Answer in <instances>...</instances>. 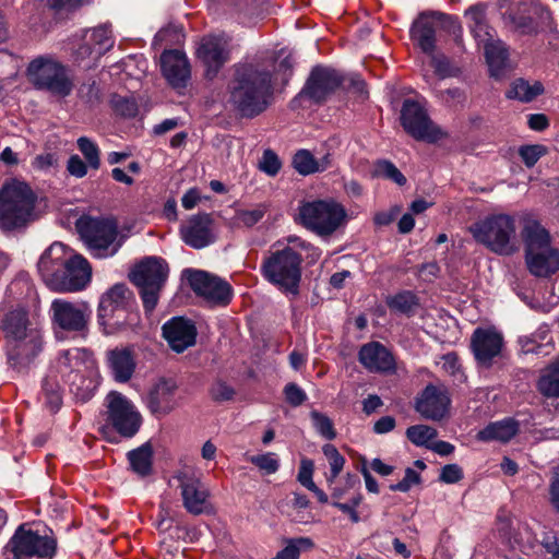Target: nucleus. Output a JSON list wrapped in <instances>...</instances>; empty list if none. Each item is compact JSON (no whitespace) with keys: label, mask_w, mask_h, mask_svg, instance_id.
<instances>
[{"label":"nucleus","mask_w":559,"mask_h":559,"mask_svg":"<svg viewBox=\"0 0 559 559\" xmlns=\"http://www.w3.org/2000/svg\"><path fill=\"white\" fill-rule=\"evenodd\" d=\"M272 76V72L262 64L235 66L228 84V102L241 118H254L270 107L274 94Z\"/></svg>","instance_id":"nucleus-1"},{"label":"nucleus","mask_w":559,"mask_h":559,"mask_svg":"<svg viewBox=\"0 0 559 559\" xmlns=\"http://www.w3.org/2000/svg\"><path fill=\"white\" fill-rule=\"evenodd\" d=\"M287 245L280 241L273 245V250L261 264L263 276L281 290L296 295L301 280V250L310 243L297 237H288Z\"/></svg>","instance_id":"nucleus-2"},{"label":"nucleus","mask_w":559,"mask_h":559,"mask_svg":"<svg viewBox=\"0 0 559 559\" xmlns=\"http://www.w3.org/2000/svg\"><path fill=\"white\" fill-rule=\"evenodd\" d=\"M0 330L7 341L8 360L14 368L31 361L41 349L40 333L29 328L27 312L13 309L3 314Z\"/></svg>","instance_id":"nucleus-3"},{"label":"nucleus","mask_w":559,"mask_h":559,"mask_svg":"<svg viewBox=\"0 0 559 559\" xmlns=\"http://www.w3.org/2000/svg\"><path fill=\"white\" fill-rule=\"evenodd\" d=\"M37 195L24 181L12 179L0 189V229L21 230L36 218Z\"/></svg>","instance_id":"nucleus-4"},{"label":"nucleus","mask_w":559,"mask_h":559,"mask_svg":"<svg viewBox=\"0 0 559 559\" xmlns=\"http://www.w3.org/2000/svg\"><path fill=\"white\" fill-rule=\"evenodd\" d=\"M474 239L499 255H512L519 250L515 218L509 214H492L469 227Z\"/></svg>","instance_id":"nucleus-5"},{"label":"nucleus","mask_w":559,"mask_h":559,"mask_svg":"<svg viewBox=\"0 0 559 559\" xmlns=\"http://www.w3.org/2000/svg\"><path fill=\"white\" fill-rule=\"evenodd\" d=\"M26 75L35 88L60 98L69 96L74 87L67 67L49 56L33 59L27 66Z\"/></svg>","instance_id":"nucleus-6"},{"label":"nucleus","mask_w":559,"mask_h":559,"mask_svg":"<svg viewBox=\"0 0 559 559\" xmlns=\"http://www.w3.org/2000/svg\"><path fill=\"white\" fill-rule=\"evenodd\" d=\"M168 273V264L158 257L144 258L130 272L129 278L138 287L146 312H152L156 308Z\"/></svg>","instance_id":"nucleus-7"},{"label":"nucleus","mask_w":559,"mask_h":559,"mask_svg":"<svg viewBox=\"0 0 559 559\" xmlns=\"http://www.w3.org/2000/svg\"><path fill=\"white\" fill-rule=\"evenodd\" d=\"M347 218L345 207L334 200H314L299 206L300 224L321 237H328L341 228Z\"/></svg>","instance_id":"nucleus-8"},{"label":"nucleus","mask_w":559,"mask_h":559,"mask_svg":"<svg viewBox=\"0 0 559 559\" xmlns=\"http://www.w3.org/2000/svg\"><path fill=\"white\" fill-rule=\"evenodd\" d=\"M76 229L95 258L115 255L121 247L118 226L114 219L83 216L78 219Z\"/></svg>","instance_id":"nucleus-9"},{"label":"nucleus","mask_w":559,"mask_h":559,"mask_svg":"<svg viewBox=\"0 0 559 559\" xmlns=\"http://www.w3.org/2000/svg\"><path fill=\"white\" fill-rule=\"evenodd\" d=\"M134 305L135 299L132 290L126 284H115L100 297L97 308L99 324L111 330L126 328L132 321Z\"/></svg>","instance_id":"nucleus-10"},{"label":"nucleus","mask_w":559,"mask_h":559,"mask_svg":"<svg viewBox=\"0 0 559 559\" xmlns=\"http://www.w3.org/2000/svg\"><path fill=\"white\" fill-rule=\"evenodd\" d=\"M50 319L56 335H84L88 332L93 310L87 301L56 298L50 305Z\"/></svg>","instance_id":"nucleus-11"},{"label":"nucleus","mask_w":559,"mask_h":559,"mask_svg":"<svg viewBox=\"0 0 559 559\" xmlns=\"http://www.w3.org/2000/svg\"><path fill=\"white\" fill-rule=\"evenodd\" d=\"M106 427L123 438H132L142 425V416L134 404L122 393L111 391L106 396Z\"/></svg>","instance_id":"nucleus-12"},{"label":"nucleus","mask_w":559,"mask_h":559,"mask_svg":"<svg viewBox=\"0 0 559 559\" xmlns=\"http://www.w3.org/2000/svg\"><path fill=\"white\" fill-rule=\"evenodd\" d=\"M7 548L14 559H51L57 549V540L49 535H40L21 525L10 538Z\"/></svg>","instance_id":"nucleus-13"},{"label":"nucleus","mask_w":559,"mask_h":559,"mask_svg":"<svg viewBox=\"0 0 559 559\" xmlns=\"http://www.w3.org/2000/svg\"><path fill=\"white\" fill-rule=\"evenodd\" d=\"M400 119L404 130L417 141L435 143L445 136L417 100L408 98L403 102Z\"/></svg>","instance_id":"nucleus-14"},{"label":"nucleus","mask_w":559,"mask_h":559,"mask_svg":"<svg viewBox=\"0 0 559 559\" xmlns=\"http://www.w3.org/2000/svg\"><path fill=\"white\" fill-rule=\"evenodd\" d=\"M343 83L342 74L328 67H314L310 75L300 91V93L293 99V108L296 104L304 98H308L313 103L324 102L331 94H333Z\"/></svg>","instance_id":"nucleus-15"},{"label":"nucleus","mask_w":559,"mask_h":559,"mask_svg":"<svg viewBox=\"0 0 559 559\" xmlns=\"http://www.w3.org/2000/svg\"><path fill=\"white\" fill-rule=\"evenodd\" d=\"M191 289L213 305L227 306L233 297V288L225 280L205 271L186 270Z\"/></svg>","instance_id":"nucleus-16"},{"label":"nucleus","mask_w":559,"mask_h":559,"mask_svg":"<svg viewBox=\"0 0 559 559\" xmlns=\"http://www.w3.org/2000/svg\"><path fill=\"white\" fill-rule=\"evenodd\" d=\"M174 478L178 481L186 510L194 515L203 513L210 492L197 471L185 466L176 473Z\"/></svg>","instance_id":"nucleus-17"},{"label":"nucleus","mask_w":559,"mask_h":559,"mask_svg":"<svg viewBox=\"0 0 559 559\" xmlns=\"http://www.w3.org/2000/svg\"><path fill=\"white\" fill-rule=\"evenodd\" d=\"M182 241L193 249H202L217 239V226L209 213L191 215L180 226Z\"/></svg>","instance_id":"nucleus-18"},{"label":"nucleus","mask_w":559,"mask_h":559,"mask_svg":"<svg viewBox=\"0 0 559 559\" xmlns=\"http://www.w3.org/2000/svg\"><path fill=\"white\" fill-rule=\"evenodd\" d=\"M195 55L205 68L206 78L213 79L229 59L227 40L219 36H205L201 39Z\"/></svg>","instance_id":"nucleus-19"},{"label":"nucleus","mask_w":559,"mask_h":559,"mask_svg":"<svg viewBox=\"0 0 559 559\" xmlns=\"http://www.w3.org/2000/svg\"><path fill=\"white\" fill-rule=\"evenodd\" d=\"M92 269L88 261L79 254H71L63 272L52 290L74 293L82 290L91 281Z\"/></svg>","instance_id":"nucleus-20"},{"label":"nucleus","mask_w":559,"mask_h":559,"mask_svg":"<svg viewBox=\"0 0 559 559\" xmlns=\"http://www.w3.org/2000/svg\"><path fill=\"white\" fill-rule=\"evenodd\" d=\"M450 403L447 390L428 384L416 397L415 409L426 419L441 420L448 414Z\"/></svg>","instance_id":"nucleus-21"},{"label":"nucleus","mask_w":559,"mask_h":559,"mask_svg":"<svg viewBox=\"0 0 559 559\" xmlns=\"http://www.w3.org/2000/svg\"><path fill=\"white\" fill-rule=\"evenodd\" d=\"M71 254L72 251L61 242H53L41 254L37 265L38 272L50 289H53Z\"/></svg>","instance_id":"nucleus-22"},{"label":"nucleus","mask_w":559,"mask_h":559,"mask_svg":"<svg viewBox=\"0 0 559 559\" xmlns=\"http://www.w3.org/2000/svg\"><path fill=\"white\" fill-rule=\"evenodd\" d=\"M503 346L502 335L493 329L477 328L471 338V347L478 364L490 367Z\"/></svg>","instance_id":"nucleus-23"},{"label":"nucleus","mask_w":559,"mask_h":559,"mask_svg":"<svg viewBox=\"0 0 559 559\" xmlns=\"http://www.w3.org/2000/svg\"><path fill=\"white\" fill-rule=\"evenodd\" d=\"M178 385L174 379L160 378L150 389L146 405L157 417L166 416L177 407Z\"/></svg>","instance_id":"nucleus-24"},{"label":"nucleus","mask_w":559,"mask_h":559,"mask_svg":"<svg viewBox=\"0 0 559 559\" xmlns=\"http://www.w3.org/2000/svg\"><path fill=\"white\" fill-rule=\"evenodd\" d=\"M80 361L72 356L70 350L61 352L56 359V371L61 376L63 381L69 384L70 391L76 399L86 402L92 397V391L84 388L86 379L80 374L78 367Z\"/></svg>","instance_id":"nucleus-25"},{"label":"nucleus","mask_w":559,"mask_h":559,"mask_svg":"<svg viewBox=\"0 0 559 559\" xmlns=\"http://www.w3.org/2000/svg\"><path fill=\"white\" fill-rule=\"evenodd\" d=\"M162 330L170 348L177 353H182L195 344L197 328L191 320L175 317L165 322Z\"/></svg>","instance_id":"nucleus-26"},{"label":"nucleus","mask_w":559,"mask_h":559,"mask_svg":"<svg viewBox=\"0 0 559 559\" xmlns=\"http://www.w3.org/2000/svg\"><path fill=\"white\" fill-rule=\"evenodd\" d=\"M162 73L175 88L185 87L190 79V64L187 56L177 50H166L160 56Z\"/></svg>","instance_id":"nucleus-27"},{"label":"nucleus","mask_w":559,"mask_h":559,"mask_svg":"<svg viewBox=\"0 0 559 559\" xmlns=\"http://www.w3.org/2000/svg\"><path fill=\"white\" fill-rule=\"evenodd\" d=\"M358 358L370 372L386 373L395 370V359L392 353L379 342L362 345Z\"/></svg>","instance_id":"nucleus-28"},{"label":"nucleus","mask_w":559,"mask_h":559,"mask_svg":"<svg viewBox=\"0 0 559 559\" xmlns=\"http://www.w3.org/2000/svg\"><path fill=\"white\" fill-rule=\"evenodd\" d=\"M106 362L110 374L118 383L130 381L136 368L134 352L128 347H116L108 350Z\"/></svg>","instance_id":"nucleus-29"},{"label":"nucleus","mask_w":559,"mask_h":559,"mask_svg":"<svg viewBox=\"0 0 559 559\" xmlns=\"http://www.w3.org/2000/svg\"><path fill=\"white\" fill-rule=\"evenodd\" d=\"M522 238L525 245V254L538 251L555 250L550 246V235L533 215L523 217Z\"/></svg>","instance_id":"nucleus-30"},{"label":"nucleus","mask_w":559,"mask_h":559,"mask_svg":"<svg viewBox=\"0 0 559 559\" xmlns=\"http://www.w3.org/2000/svg\"><path fill=\"white\" fill-rule=\"evenodd\" d=\"M438 22L429 15L421 14L412 25L411 38L425 53L432 55L436 49Z\"/></svg>","instance_id":"nucleus-31"},{"label":"nucleus","mask_w":559,"mask_h":559,"mask_svg":"<svg viewBox=\"0 0 559 559\" xmlns=\"http://www.w3.org/2000/svg\"><path fill=\"white\" fill-rule=\"evenodd\" d=\"M86 44L79 48L78 53L82 58L95 52L102 56L112 48L115 40L109 26L102 25L88 31L85 35Z\"/></svg>","instance_id":"nucleus-32"},{"label":"nucleus","mask_w":559,"mask_h":559,"mask_svg":"<svg viewBox=\"0 0 559 559\" xmlns=\"http://www.w3.org/2000/svg\"><path fill=\"white\" fill-rule=\"evenodd\" d=\"M530 272L537 277H547L559 270L558 250H547L525 254Z\"/></svg>","instance_id":"nucleus-33"},{"label":"nucleus","mask_w":559,"mask_h":559,"mask_svg":"<svg viewBox=\"0 0 559 559\" xmlns=\"http://www.w3.org/2000/svg\"><path fill=\"white\" fill-rule=\"evenodd\" d=\"M292 163L298 174L308 176L330 168L332 166V155L326 153L320 159H317L309 150L302 148L294 154Z\"/></svg>","instance_id":"nucleus-34"},{"label":"nucleus","mask_w":559,"mask_h":559,"mask_svg":"<svg viewBox=\"0 0 559 559\" xmlns=\"http://www.w3.org/2000/svg\"><path fill=\"white\" fill-rule=\"evenodd\" d=\"M519 431V423L513 418H504L490 423L476 435L477 440L484 442H509Z\"/></svg>","instance_id":"nucleus-35"},{"label":"nucleus","mask_w":559,"mask_h":559,"mask_svg":"<svg viewBox=\"0 0 559 559\" xmlns=\"http://www.w3.org/2000/svg\"><path fill=\"white\" fill-rule=\"evenodd\" d=\"M468 27L479 45L492 40L493 29L488 25L484 5H473L465 12Z\"/></svg>","instance_id":"nucleus-36"},{"label":"nucleus","mask_w":559,"mask_h":559,"mask_svg":"<svg viewBox=\"0 0 559 559\" xmlns=\"http://www.w3.org/2000/svg\"><path fill=\"white\" fill-rule=\"evenodd\" d=\"M132 472L141 477H146L153 472V449L150 443L133 449L127 454Z\"/></svg>","instance_id":"nucleus-37"},{"label":"nucleus","mask_w":559,"mask_h":559,"mask_svg":"<svg viewBox=\"0 0 559 559\" xmlns=\"http://www.w3.org/2000/svg\"><path fill=\"white\" fill-rule=\"evenodd\" d=\"M491 75L499 76L507 64L508 50L502 41L493 39L481 44Z\"/></svg>","instance_id":"nucleus-38"},{"label":"nucleus","mask_w":559,"mask_h":559,"mask_svg":"<svg viewBox=\"0 0 559 559\" xmlns=\"http://www.w3.org/2000/svg\"><path fill=\"white\" fill-rule=\"evenodd\" d=\"M544 85L539 81L530 83L524 79H518L512 84L507 93V96L512 99H518L523 103H530L539 95L544 94Z\"/></svg>","instance_id":"nucleus-39"},{"label":"nucleus","mask_w":559,"mask_h":559,"mask_svg":"<svg viewBox=\"0 0 559 559\" xmlns=\"http://www.w3.org/2000/svg\"><path fill=\"white\" fill-rule=\"evenodd\" d=\"M385 304L392 311L411 316L419 306V300L414 293L409 290H403L395 295L386 297Z\"/></svg>","instance_id":"nucleus-40"},{"label":"nucleus","mask_w":559,"mask_h":559,"mask_svg":"<svg viewBox=\"0 0 559 559\" xmlns=\"http://www.w3.org/2000/svg\"><path fill=\"white\" fill-rule=\"evenodd\" d=\"M537 389L546 397L559 399V361L549 365L544 370Z\"/></svg>","instance_id":"nucleus-41"},{"label":"nucleus","mask_w":559,"mask_h":559,"mask_svg":"<svg viewBox=\"0 0 559 559\" xmlns=\"http://www.w3.org/2000/svg\"><path fill=\"white\" fill-rule=\"evenodd\" d=\"M43 404L50 413H56L62 405V394L57 380L48 376L43 382L40 394Z\"/></svg>","instance_id":"nucleus-42"},{"label":"nucleus","mask_w":559,"mask_h":559,"mask_svg":"<svg viewBox=\"0 0 559 559\" xmlns=\"http://www.w3.org/2000/svg\"><path fill=\"white\" fill-rule=\"evenodd\" d=\"M372 174L374 177L391 180L401 187L407 181L406 177L400 171V169L388 159L376 160Z\"/></svg>","instance_id":"nucleus-43"},{"label":"nucleus","mask_w":559,"mask_h":559,"mask_svg":"<svg viewBox=\"0 0 559 559\" xmlns=\"http://www.w3.org/2000/svg\"><path fill=\"white\" fill-rule=\"evenodd\" d=\"M438 435L437 429L428 425H414L406 429L407 439L416 447L430 448L429 442Z\"/></svg>","instance_id":"nucleus-44"},{"label":"nucleus","mask_w":559,"mask_h":559,"mask_svg":"<svg viewBox=\"0 0 559 559\" xmlns=\"http://www.w3.org/2000/svg\"><path fill=\"white\" fill-rule=\"evenodd\" d=\"M322 452L330 464V476L328 481L333 483L335 478L341 474L345 465V457L340 453L335 445L326 443L322 447Z\"/></svg>","instance_id":"nucleus-45"},{"label":"nucleus","mask_w":559,"mask_h":559,"mask_svg":"<svg viewBox=\"0 0 559 559\" xmlns=\"http://www.w3.org/2000/svg\"><path fill=\"white\" fill-rule=\"evenodd\" d=\"M76 143L88 166L97 170L100 167V152L97 144L86 136L79 138Z\"/></svg>","instance_id":"nucleus-46"},{"label":"nucleus","mask_w":559,"mask_h":559,"mask_svg":"<svg viewBox=\"0 0 559 559\" xmlns=\"http://www.w3.org/2000/svg\"><path fill=\"white\" fill-rule=\"evenodd\" d=\"M310 417H311L314 429L324 439L331 441L336 438V431L334 429L333 421L326 415H324L318 411H312L310 413Z\"/></svg>","instance_id":"nucleus-47"},{"label":"nucleus","mask_w":559,"mask_h":559,"mask_svg":"<svg viewBox=\"0 0 559 559\" xmlns=\"http://www.w3.org/2000/svg\"><path fill=\"white\" fill-rule=\"evenodd\" d=\"M442 369L457 382H464L466 377L463 372L460 358L456 353L451 352L441 356Z\"/></svg>","instance_id":"nucleus-48"},{"label":"nucleus","mask_w":559,"mask_h":559,"mask_svg":"<svg viewBox=\"0 0 559 559\" xmlns=\"http://www.w3.org/2000/svg\"><path fill=\"white\" fill-rule=\"evenodd\" d=\"M209 394L214 402L222 403L231 401L236 392L226 381L217 379L211 384Z\"/></svg>","instance_id":"nucleus-49"},{"label":"nucleus","mask_w":559,"mask_h":559,"mask_svg":"<svg viewBox=\"0 0 559 559\" xmlns=\"http://www.w3.org/2000/svg\"><path fill=\"white\" fill-rule=\"evenodd\" d=\"M249 461L267 475L276 473L280 468V461L275 453L269 452L265 454L252 455L249 457Z\"/></svg>","instance_id":"nucleus-50"},{"label":"nucleus","mask_w":559,"mask_h":559,"mask_svg":"<svg viewBox=\"0 0 559 559\" xmlns=\"http://www.w3.org/2000/svg\"><path fill=\"white\" fill-rule=\"evenodd\" d=\"M547 154V147L542 144L523 145L519 150V155L526 167L535 166L540 157Z\"/></svg>","instance_id":"nucleus-51"},{"label":"nucleus","mask_w":559,"mask_h":559,"mask_svg":"<svg viewBox=\"0 0 559 559\" xmlns=\"http://www.w3.org/2000/svg\"><path fill=\"white\" fill-rule=\"evenodd\" d=\"M282 163L276 153L272 150H265L259 163V168L270 176H275L280 171Z\"/></svg>","instance_id":"nucleus-52"},{"label":"nucleus","mask_w":559,"mask_h":559,"mask_svg":"<svg viewBox=\"0 0 559 559\" xmlns=\"http://www.w3.org/2000/svg\"><path fill=\"white\" fill-rule=\"evenodd\" d=\"M265 214V210L261 206H258L252 210H240L237 211L235 215V221L239 224H242L247 227H251L260 222Z\"/></svg>","instance_id":"nucleus-53"},{"label":"nucleus","mask_w":559,"mask_h":559,"mask_svg":"<svg viewBox=\"0 0 559 559\" xmlns=\"http://www.w3.org/2000/svg\"><path fill=\"white\" fill-rule=\"evenodd\" d=\"M419 483H420V475L415 469L407 467L405 471L404 478L396 484L390 485V490L407 492L412 488L413 485H417Z\"/></svg>","instance_id":"nucleus-54"},{"label":"nucleus","mask_w":559,"mask_h":559,"mask_svg":"<svg viewBox=\"0 0 559 559\" xmlns=\"http://www.w3.org/2000/svg\"><path fill=\"white\" fill-rule=\"evenodd\" d=\"M464 477L463 469L457 464H447L441 468L439 480L444 484H456Z\"/></svg>","instance_id":"nucleus-55"},{"label":"nucleus","mask_w":559,"mask_h":559,"mask_svg":"<svg viewBox=\"0 0 559 559\" xmlns=\"http://www.w3.org/2000/svg\"><path fill=\"white\" fill-rule=\"evenodd\" d=\"M313 475V462L308 459H304L300 462L299 473H298V481L309 489L310 487L316 488V484L312 480Z\"/></svg>","instance_id":"nucleus-56"},{"label":"nucleus","mask_w":559,"mask_h":559,"mask_svg":"<svg viewBox=\"0 0 559 559\" xmlns=\"http://www.w3.org/2000/svg\"><path fill=\"white\" fill-rule=\"evenodd\" d=\"M284 394L287 403L294 407L300 406L307 399L305 391L295 383H288L284 388Z\"/></svg>","instance_id":"nucleus-57"},{"label":"nucleus","mask_w":559,"mask_h":559,"mask_svg":"<svg viewBox=\"0 0 559 559\" xmlns=\"http://www.w3.org/2000/svg\"><path fill=\"white\" fill-rule=\"evenodd\" d=\"M79 96L86 103L93 105L100 99V92L95 81L84 83L79 88Z\"/></svg>","instance_id":"nucleus-58"},{"label":"nucleus","mask_w":559,"mask_h":559,"mask_svg":"<svg viewBox=\"0 0 559 559\" xmlns=\"http://www.w3.org/2000/svg\"><path fill=\"white\" fill-rule=\"evenodd\" d=\"M115 109L123 117H134L138 114V105L135 100L126 97H119L114 100Z\"/></svg>","instance_id":"nucleus-59"},{"label":"nucleus","mask_w":559,"mask_h":559,"mask_svg":"<svg viewBox=\"0 0 559 559\" xmlns=\"http://www.w3.org/2000/svg\"><path fill=\"white\" fill-rule=\"evenodd\" d=\"M511 27L521 34H532L536 31L534 21L530 16L510 15Z\"/></svg>","instance_id":"nucleus-60"},{"label":"nucleus","mask_w":559,"mask_h":559,"mask_svg":"<svg viewBox=\"0 0 559 559\" xmlns=\"http://www.w3.org/2000/svg\"><path fill=\"white\" fill-rule=\"evenodd\" d=\"M67 170L71 176L83 178L87 174V165L79 155H72L67 163Z\"/></svg>","instance_id":"nucleus-61"},{"label":"nucleus","mask_w":559,"mask_h":559,"mask_svg":"<svg viewBox=\"0 0 559 559\" xmlns=\"http://www.w3.org/2000/svg\"><path fill=\"white\" fill-rule=\"evenodd\" d=\"M550 502L554 509L559 512V466L552 469V477L549 485Z\"/></svg>","instance_id":"nucleus-62"},{"label":"nucleus","mask_w":559,"mask_h":559,"mask_svg":"<svg viewBox=\"0 0 559 559\" xmlns=\"http://www.w3.org/2000/svg\"><path fill=\"white\" fill-rule=\"evenodd\" d=\"M431 57V66L433 67L435 69V72L440 76V78H445L450 74V64H449V60L447 59V57H444L443 55H429Z\"/></svg>","instance_id":"nucleus-63"},{"label":"nucleus","mask_w":559,"mask_h":559,"mask_svg":"<svg viewBox=\"0 0 559 559\" xmlns=\"http://www.w3.org/2000/svg\"><path fill=\"white\" fill-rule=\"evenodd\" d=\"M542 545L551 555V559H559V539L555 535L545 536Z\"/></svg>","instance_id":"nucleus-64"}]
</instances>
